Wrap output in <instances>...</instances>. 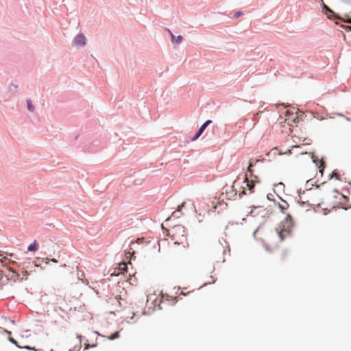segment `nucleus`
<instances>
[{
    "label": "nucleus",
    "mask_w": 351,
    "mask_h": 351,
    "mask_svg": "<svg viewBox=\"0 0 351 351\" xmlns=\"http://www.w3.org/2000/svg\"><path fill=\"white\" fill-rule=\"evenodd\" d=\"M169 234L171 236L174 244L182 245L183 247H185L186 245H187L186 231L182 226H175L169 230Z\"/></svg>",
    "instance_id": "f257e3e1"
},
{
    "label": "nucleus",
    "mask_w": 351,
    "mask_h": 351,
    "mask_svg": "<svg viewBox=\"0 0 351 351\" xmlns=\"http://www.w3.org/2000/svg\"><path fill=\"white\" fill-rule=\"evenodd\" d=\"M293 227V221L292 217L289 214H287L285 219L276 228V232L280 241L284 240L291 234Z\"/></svg>",
    "instance_id": "f03ea898"
},
{
    "label": "nucleus",
    "mask_w": 351,
    "mask_h": 351,
    "mask_svg": "<svg viewBox=\"0 0 351 351\" xmlns=\"http://www.w3.org/2000/svg\"><path fill=\"white\" fill-rule=\"evenodd\" d=\"M230 246L226 241L223 243L219 242L213 246V254L218 262L223 263L226 261V255H230Z\"/></svg>",
    "instance_id": "7ed1b4c3"
},
{
    "label": "nucleus",
    "mask_w": 351,
    "mask_h": 351,
    "mask_svg": "<svg viewBox=\"0 0 351 351\" xmlns=\"http://www.w3.org/2000/svg\"><path fill=\"white\" fill-rule=\"evenodd\" d=\"M254 165L253 162L250 161L247 168V173L245 175V182L250 193H254V183L258 182V177L254 175Z\"/></svg>",
    "instance_id": "20e7f679"
},
{
    "label": "nucleus",
    "mask_w": 351,
    "mask_h": 351,
    "mask_svg": "<svg viewBox=\"0 0 351 351\" xmlns=\"http://www.w3.org/2000/svg\"><path fill=\"white\" fill-rule=\"evenodd\" d=\"M154 300V302H155L154 309L156 307V305H158V309H161L162 306H160L161 303H165V302H169L170 301H176V298H171L168 295H163L162 293H158V295H156V294H149L147 296V302H148L151 300Z\"/></svg>",
    "instance_id": "39448f33"
},
{
    "label": "nucleus",
    "mask_w": 351,
    "mask_h": 351,
    "mask_svg": "<svg viewBox=\"0 0 351 351\" xmlns=\"http://www.w3.org/2000/svg\"><path fill=\"white\" fill-rule=\"evenodd\" d=\"M282 114H284L285 118L280 116L279 119L280 123L286 122L288 125H291L298 120L297 111L294 108L286 109Z\"/></svg>",
    "instance_id": "423d86ee"
},
{
    "label": "nucleus",
    "mask_w": 351,
    "mask_h": 351,
    "mask_svg": "<svg viewBox=\"0 0 351 351\" xmlns=\"http://www.w3.org/2000/svg\"><path fill=\"white\" fill-rule=\"evenodd\" d=\"M9 271L10 274L4 276L3 271L0 270V283L1 285H4L8 280H12L15 282L18 280L19 274L11 269H9Z\"/></svg>",
    "instance_id": "0eeeda50"
},
{
    "label": "nucleus",
    "mask_w": 351,
    "mask_h": 351,
    "mask_svg": "<svg viewBox=\"0 0 351 351\" xmlns=\"http://www.w3.org/2000/svg\"><path fill=\"white\" fill-rule=\"evenodd\" d=\"M116 300L118 302L119 306L121 308H126L129 304H131V302L126 294L117 296Z\"/></svg>",
    "instance_id": "6e6552de"
},
{
    "label": "nucleus",
    "mask_w": 351,
    "mask_h": 351,
    "mask_svg": "<svg viewBox=\"0 0 351 351\" xmlns=\"http://www.w3.org/2000/svg\"><path fill=\"white\" fill-rule=\"evenodd\" d=\"M74 43L76 46H83L86 43V37L82 34H78L76 36Z\"/></svg>",
    "instance_id": "1a4fd4ad"
},
{
    "label": "nucleus",
    "mask_w": 351,
    "mask_h": 351,
    "mask_svg": "<svg viewBox=\"0 0 351 351\" xmlns=\"http://www.w3.org/2000/svg\"><path fill=\"white\" fill-rule=\"evenodd\" d=\"M211 123V121L210 120H208L206 121L201 127L198 130L196 135L193 138V141H195L197 140L200 136L201 134L203 133V132L204 131V130L206 129V128L207 127V125L208 124H210Z\"/></svg>",
    "instance_id": "9d476101"
},
{
    "label": "nucleus",
    "mask_w": 351,
    "mask_h": 351,
    "mask_svg": "<svg viewBox=\"0 0 351 351\" xmlns=\"http://www.w3.org/2000/svg\"><path fill=\"white\" fill-rule=\"evenodd\" d=\"M169 33L171 37L172 42L178 44L182 41V40H183L182 36H178L176 37L170 31H169Z\"/></svg>",
    "instance_id": "9b49d317"
},
{
    "label": "nucleus",
    "mask_w": 351,
    "mask_h": 351,
    "mask_svg": "<svg viewBox=\"0 0 351 351\" xmlns=\"http://www.w3.org/2000/svg\"><path fill=\"white\" fill-rule=\"evenodd\" d=\"M278 206H279V208L280 209V210L283 213H285V210H287V208H289V204L287 202L282 201V203L279 204Z\"/></svg>",
    "instance_id": "f8f14e48"
},
{
    "label": "nucleus",
    "mask_w": 351,
    "mask_h": 351,
    "mask_svg": "<svg viewBox=\"0 0 351 351\" xmlns=\"http://www.w3.org/2000/svg\"><path fill=\"white\" fill-rule=\"evenodd\" d=\"M38 248V243L36 241H34L32 243H31L28 247L27 250L29 251H36Z\"/></svg>",
    "instance_id": "ddd939ff"
},
{
    "label": "nucleus",
    "mask_w": 351,
    "mask_h": 351,
    "mask_svg": "<svg viewBox=\"0 0 351 351\" xmlns=\"http://www.w3.org/2000/svg\"><path fill=\"white\" fill-rule=\"evenodd\" d=\"M119 337V332L117 331L112 334L110 337H108V339L110 340H114Z\"/></svg>",
    "instance_id": "4468645a"
},
{
    "label": "nucleus",
    "mask_w": 351,
    "mask_h": 351,
    "mask_svg": "<svg viewBox=\"0 0 351 351\" xmlns=\"http://www.w3.org/2000/svg\"><path fill=\"white\" fill-rule=\"evenodd\" d=\"M27 108L31 112H33L34 110V106H33V104L31 102V100L29 99L27 100Z\"/></svg>",
    "instance_id": "2eb2a0df"
},
{
    "label": "nucleus",
    "mask_w": 351,
    "mask_h": 351,
    "mask_svg": "<svg viewBox=\"0 0 351 351\" xmlns=\"http://www.w3.org/2000/svg\"><path fill=\"white\" fill-rule=\"evenodd\" d=\"M119 269L122 271H126L127 269V264L125 262H123L119 264Z\"/></svg>",
    "instance_id": "dca6fc26"
},
{
    "label": "nucleus",
    "mask_w": 351,
    "mask_h": 351,
    "mask_svg": "<svg viewBox=\"0 0 351 351\" xmlns=\"http://www.w3.org/2000/svg\"><path fill=\"white\" fill-rule=\"evenodd\" d=\"M7 259V257L3 256V253L0 252V263L2 264V265L4 267L5 265L3 264V261Z\"/></svg>",
    "instance_id": "f3484780"
},
{
    "label": "nucleus",
    "mask_w": 351,
    "mask_h": 351,
    "mask_svg": "<svg viewBox=\"0 0 351 351\" xmlns=\"http://www.w3.org/2000/svg\"><path fill=\"white\" fill-rule=\"evenodd\" d=\"M331 178H335L337 180H339V176L336 172H333L330 176Z\"/></svg>",
    "instance_id": "a211bd4d"
},
{
    "label": "nucleus",
    "mask_w": 351,
    "mask_h": 351,
    "mask_svg": "<svg viewBox=\"0 0 351 351\" xmlns=\"http://www.w3.org/2000/svg\"><path fill=\"white\" fill-rule=\"evenodd\" d=\"M243 14V13L241 12H236L234 14V17L235 18H238L240 16H241Z\"/></svg>",
    "instance_id": "6ab92c4d"
},
{
    "label": "nucleus",
    "mask_w": 351,
    "mask_h": 351,
    "mask_svg": "<svg viewBox=\"0 0 351 351\" xmlns=\"http://www.w3.org/2000/svg\"><path fill=\"white\" fill-rule=\"evenodd\" d=\"M346 23H350L351 24V19H348L347 20L345 21ZM348 28L351 31V26H348Z\"/></svg>",
    "instance_id": "aec40b11"
},
{
    "label": "nucleus",
    "mask_w": 351,
    "mask_h": 351,
    "mask_svg": "<svg viewBox=\"0 0 351 351\" xmlns=\"http://www.w3.org/2000/svg\"><path fill=\"white\" fill-rule=\"evenodd\" d=\"M10 341L16 345V341L13 338H10Z\"/></svg>",
    "instance_id": "412c9836"
},
{
    "label": "nucleus",
    "mask_w": 351,
    "mask_h": 351,
    "mask_svg": "<svg viewBox=\"0 0 351 351\" xmlns=\"http://www.w3.org/2000/svg\"><path fill=\"white\" fill-rule=\"evenodd\" d=\"M183 206H184V204H182V205L179 206L177 210H178V211H180V210L182 209V208Z\"/></svg>",
    "instance_id": "4be33fe9"
},
{
    "label": "nucleus",
    "mask_w": 351,
    "mask_h": 351,
    "mask_svg": "<svg viewBox=\"0 0 351 351\" xmlns=\"http://www.w3.org/2000/svg\"><path fill=\"white\" fill-rule=\"evenodd\" d=\"M22 274H23V275L24 276H27V275H28V273H27V271H23V272H22Z\"/></svg>",
    "instance_id": "5701e85b"
},
{
    "label": "nucleus",
    "mask_w": 351,
    "mask_h": 351,
    "mask_svg": "<svg viewBox=\"0 0 351 351\" xmlns=\"http://www.w3.org/2000/svg\"><path fill=\"white\" fill-rule=\"evenodd\" d=\"M237 185V181H234V184H233V186H232V188L234 189Z\"/></svg>",
    "instance_id": "b1692460"
},
{
    "label": "nucleus",
    "mask_w": 351,
    "mask_h": 351,
    "mask_svg": "<svg viewBox=\"0 0 351 351\" xmlns=\"http://www.w3.org/2000/svg\"><path fill=\"white\" fill-rule=\"evenodd\" d=\"M51 261L53 262V263H57V261L55 258H52Z\"/></svg>",
    "instance_id": "393cba45"
},
{
    "label": "nucleus",
    "mask_w": 351,
    "mask_h": 351,
    "mask_svg": "<svg viewBox=\"0 0 351 351\" xmlns=\"http://www.w3.org/2000/svg\"><path fill=\"white\" fill-rule=\"evenodd\" d=\"M261 162V160H256L255 161V163H257V162Z\"/></svg>",
    "instance_id": "a878e982"
},
{
    "label": "nucleus",
    "mask_w": 351,
    "mask_h": 351,
    "mask_svg": "<svg viewBox=\"0 0 351 351\" xmlns=\"http://www.w3.org/2000/svg\"><path fill=\"white\" fill-rule=\"evenodd\" d=\"M241 193H243V194H244V193H245V191H244V190H243V191H241Z\"/></svg>",
    "instance_id": "bb28decb"
},
{
    "label": "nucleus",
    "mask_w": 351,
    "mask_h": 351,
    "mask_svg": "<svg viewBox=\"0 0 351 351\" xmlns=\"http://www.w3.org/2000/svg\"><path fill=\"white\" fill-rule=\"evenodd\" d=\"M27 349H31L29 346L25 347Z\"/></svg>",
    "instance_id": "cd10ccee"
}]
</instances>
